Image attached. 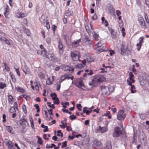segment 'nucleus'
<instances>
[{
    "instance_id": "30",
    "label": "nucleus",
    "mask_w": 149,
    "mask_h": 149,
    "mask_svg": "<svg viewBox=\"0 0 149 149\" xmlns=\"http://www.w3.org/2000/svg\"><path fill=\"white\" fill-rule=\"evenodd\" d=\"M85 40H86V41L88 42V44L89 45L91 44L92 43L91 41L90 40L89 38L87 36H86L85 37Z\"/></svg>"
},
{
    "instance_id": "46",
    "label": "nucleus",
    "mask_w": 149,
    "mask_h": 149,
    "mask_svg": "<svg viewBox=\"0 0 149 149\" xmlns=\"http://www.w3.org/2000/svg\"><path fill=\"white\" fill-rule=\"evenodd\" d=\"M38 143L40 145H42V139L40 137L38 138Z\"/></svg>"
},
{
    "instance_id": "9",
    "label": "nucleus",
    "mask_w": 149,
    "mask_h": 149,
    "mask_svg": "<svg viewBox=\"0 0 149 149\" xmlns=\"http://www.w3.org/2000/svg\"><path fill=\"white\" fill-rule=\"evenodd\" d=\"M93 142V145L95 146H97L98 147H101L102 146L101 142L96 139L94 140Z\"/></svg>"
},
{
    "instance_id": "26",
    "label": "nucleus",
    "mask_w": 149,
    "mask_h": 149,
    "mask_svg": "<svg viewBox=\"0 0 149 149\" xmlns=\"http://www.w3.org/2000/svg\"><path fill=\"white\" fill-rule=\"evenodd\" d=\"M130 90L132 93H134L136 92L135 87L134 85H132L131 86Z\"/></svg>"
},
{
    "instance_id": "41",
    "label": "nucleus",
    "mask_w": 149,
    "mask_h": 149,
    "mask_svg": "<svg viewBox=\"0 0 149 149\" xmlns=\"http://www.w3.org/2000/svg\"><path fill=\"white\" fill-rule=\"evenodd\" d=\"M8 100L9 102H12L13 100V96L11 95H10L8 96Z\"/></svg>"
},
{
    "instance_id": "19",
    "label": "nucleus",
    "mask_w": 149,
    "mask_h": 149,
    "mask_svg": "<svg viewBox=\"0 0 149 149\" xmlns=\"http://www.w3.org/2000/svg\"><path fill=\"white\" fill-rule=\"evenodd\" d=\"M68 75L67 74H65L62 75L61 78L60 82L61 83L65 79H68Z\"/></svg>"
},
{
    "instance_id": "61",
    "label": "nucleus",
    "mask_w": 149,
    "mask_h": 149,
    "mask_svg": "<svg viewBox=\"0 0 149 149\" xmlns=\"http://www.w3.org/2000/svg\"><path fill=\"white\" fill-rule=\"evenodd\" d=\"M56 28L57 27L56 26L54 25H53L52 26V29L54 31H55Z\"/></svg>"
},
{
    "instance_id": "20",
    "label": "nucleus",
    "mask_w": 149,
    "mask_h": 149,
    "mask_svg": "<svg viewBox=\"0 0 149 149\" xmlns=\"http://www.w3.org/2000/svg\"><path fill=\"white\" fill-rule=\"evenodd\" d=\"M111 34V36L113 39H115L116 37V33L112 29L110 30Z\"/></svg>"
},
{
    "instance_id": "32",
    "label": "nucleus",
    "mask_w": 149,
    "mask_h": 149,
    "mask_svg": "<svg viewBox=\"0 0 149 149\" xmlns=\"http://www.w3.org/2000/svg\"><path fill=\"white\" fill-rule=\"evenodd\" d=\"M6 84L2 82L0 83V88L3 89L4 88L6 87Z\"/></svg>"
},
{
    "instance_id": "11",
    "label": "nucleus",
    "mask_w": 149,
    "mask_h": 149,
    "mask_svg": "<svg viewBox=\"0 0 149 149\" xmlns=\"http://www.w3.org/2000/svg\"><path fill=\"white\" fill-rule=\"evenodd\" d=\"M108 130V128L107 127H102L101 126H99V127L98 130L102 133H104L106 132Z\"/></svg>"
},
{
    "instance_id": "59",
    "label": "nucleus",
    "mask_w": 149,
    "mask_h": 149,
    "mask_svg": "<svg viewBox=\"0 0 149 149\" xmlns=\"http://www.w3.org/2000/svg\"><path fill=\"white\" fill-rule=\"evenodd\" d=\"M140 117L141 118L143 119H145V118L144 114H140Z\"/></svg>"
},
{
    "instance_id": "42",
    "label": "nucleus",
    "mask_w": 149,
    "mask_h": 149,
    "mask_svg": "<svg viewBox=\"0 0 149 149\" xmlns=\"http://www.w3.org/2000/svg\"><path fill=\"white\" fill-rule=\"evenodd\" d=\"M127 84L128 85L131 86L132 85V84L133 83L132 82V80H131L127 79Z\"/></svg>"
},
{
    "instance_id": "57",
    "label": "nucleus",
    "mask_w": 149,
    "mask_h": 149,
    "mask_svg": "<svg viewBox=\"0 0 149 149\" xmlns=\"http://www.w3.org/2000/svg\"><path fill=\"white\" fill-rule=\"evenodd\" d=\"M11 78L12 79L13 81H16V79L15 76L13 74H12L11 75Z\"/></svg>"
},
{
    "instance_id": "15",
    "label": "nucleus",
    "mask_w": 149,
    "mask_h": 149,
    "mask_svg": "<svg viewBox=\"0 0 149 149\" xmlns=\"http://www.w3.org/2000/svg\"><path fill=\"white\" fill-rule=\"evenodd\" d=\"M45 21L46 22V26L47 29H50V26L49 25V24L48 20L46 19L45 20V19L43 20V21H42L40 20V22L43 24H44L45 23Z\"/></svg>"
},
{
    "instance_id": "38",
    "label": "nucleus",
    "mask_w": 149,
    "mask_h": 149,
    "mask_svg": "<svg viewBox=\"0 0 149 149\" xmlns=\"http://www.w3.org/2000/svg\"><path fill=\"white\" fill-rule=\"evenodd\" d=\"M86 60H87L88 63H90L92 61V59L91 58V56H87Z\"/></svg>"
},
{
    "instance_id": "37",
    "label": "nucleus",
    "mask_w": 149,
    "mask_h": 149,
    "mask_svg": "<svg viewBox=\"0 0 149 149\" xmlns=\"http://www.w3.org/2000/svg\"><path fill=\"white\" fill-rule=\"evenodd\" d=\"M57 136H61V137L63 136V133L61 132V130H59L58 131Z\"/></svg>"
},
{
    "instance_id": "18",
    "label": "nucleus",
    "mask_w": 149,
    "mask_h": 149,
    "mask_svg": "<svg viewBox=\"0 0 149 149\" xmlns=\"http://www.w3.org/2000/svg\"><path fill=\"white\" fill-rule=\"evenodd\" d=\"M5 126L6 127V130L12 134H13L14 130L11 126L6 125H5Z\"/></svg>"
},
{
    "instance_id": "1",
    "label": "nucleus",
    "mask_w": 149,
    "mask_h": 149,
    "mask_svg": "<svg viewBox=\"0 0 149 149\" xmlns=\"http://www.w3.org/2000/svg\"><path fill=\"white\" fill-rule=\"evenodd\" d=\"M74 83L78 88H81V87L84 86L82 78H80L75 79L74 81Z\"/></svg>"
},
{
    "instance_id": "54",
    "label": "nucleus",
    "mask_w": 149,
    "mask_h": 149,
    "mask_svg": "<svg viewBox=\"0 0 149 149\" xmlns=\"http://www.w3.org/2000/svg\"><path fill=\"white\" fill-rule=\"evenodd\" d=\"M61 123L63 126H65V128L67 127V124L66 122H64V121H61Z\"/></svg>"
},
{
    "instance_id": "64",
    "label": "nucleus",
    "mask_w": 149,
    "mask_h": 149,
    "mask_svg": "<svg viewBox=\"0 0 149 149\" xmlns=\"http://www.w3.org/2000/svg\"><path fill=\"white\" fill-rule=\"evenodd\" d=\"M76 66L78 68H80L83 67L82 64H78L76 65Z\"/></svg>"
},
{
    "instance_id": "4",
    "label": "nucleus",
    "mask_w": 149,
    "mask_h": 149,
    "mask_svg": "<svg viewBox=\"0 0 149 149\" xmlns=\"http://www.w3.org/2000/svg\"><path fill=\"white\" fill-rule=\"evenodd\" d=\"M126 117V115L124 113L123 110H120L118 112L117 116V119L119 120L124 119Z\"/></svg>"
},
{
    "instance_id": "23",
    "label": "nucleus",
    "mask_w": 149,
    "mask_h": 149,
    "mask_svg": "<svg viewBox=\"0 0 149 149\" xmlns=\"http://www.w3.org/2000/svg\"><path fill=\"white\" fill-rule=\"evenodd\" d=\"M90 26L91 27V29H88V26L86 27V31L87 33H88V34L89 35H90L91 34V31L92 30H93V29L92 28V26L91 24H90Z\"/></svg>"
},
{
    "instance_id": "28",
    "label": "nucleus",
    "mask_w": 149,
    "mask_h": 149,
    "mask_svg": "<svg viewBox=\"0 0 149 149\" xmlns=\"http://www.w3.org/2000/svg\"><path fill=\"white\" fill-rule=\"evenodd\" d=\"M51 97H52V99L53 100H56V97H57V95L55 93L51 94Z\"/></svg>"
},
{
    "instance_id": "51",
    "label": "nucleus",
    "mask_w": 149,
    "mask_h": 149,
    "mask_svg": "<svg viewBox=\"0 0 149 149\" xmlns=\"http://www.w3.org/2000/svg\"><path fill=\"white\" fill-rule=\"evenodd\" d=\"M82 107V106L81 104H79L77 105V108L79 111H81V109Z\"/></svg>"
},
{
    "instance_id": "7",
    "label": "nucleus",
    "mask_w": 149,
    "mask_h": 149,
    "mask_svg": "<svg viewBox=\"0 0 149 149\" xmlns=\"http://www.w3.org/2000/svg\"><path fill=\"white\" fill-rule=\"evenodd\" d=\"M58 47L59 50V53L60 54H62L63 53V46L61 41L60 39L58 40Z\"/></svg>"
},
{
    "instance_id": "56",
    "label": "nucleus",
    "mask_w": 149,
    "mask_h": 149,
    "mask_svg": "<svg viewBox=\"0 0 149 149\" xmlns=\"http://www.w3.org/2000/svg\"><path fill=\"white\" fill-rule=\"evenodd\" d=\"M40 83V82H36L35 83V87L36 90L38 89V84Z\"/></svg>"
},
{
    "instance_id": "48",
    "label": "nucleus",
    "mask_w": 149,
    "mask_h": 149,
    "mask_svg": "<svg viewBox=\"0 0 149 149\" xmlns=\"http://www.w3.org/2000/svg\"><path fill=\"white\" fill-rule=\"evenodd\" d=\"M38 76L41 79H43L44 78V75L42 73H39L38 74Z\"/></svg>"
},
{
    "instance_id": "53",
    "label": "nucleus",
    "mask_w": 149,
    "mask_h": 149,
    "mask_svg": "<svg viewBox=\"0 0 149 149\" xmlns=\"http://www.w3.org/2000/svg\"><path fill=\"white\" fill-rule=\"evenodd\" d=\"M3 123H5L6 121V115L5 114H3Z\"/></svg>"
},
{
    "instance_id": "21",
    "label": "nucleus",
    "mask_w": 149,
    "mask_h": 149,
    "mask_svg": "<svg viewBox=\"0 0 149 149\" xmlns=\"http://www.w3.org/2000/svg\"><path fill=\"white\" fill-rule=\"evenodd\" d=\"M143 38H142L140 37L139 39V43L137 44V46H139V47L138 48V51H139L141 47V44L143 42Z\"/></svg>"
},
{
    "instance_id": "40",
    "label": "nucleus",
    "mask_w": 149,
    "mask_h": 149,
    "mask_svg": "<svg viewBox=\"0 0 149 149\" xmlns=\"http://www.w3.org/2000/svg\"><path fill=\"white\" fill-rule=\"evenodd\" d=\"M48 106L50 108H52L53 109L55 108V107L53 104H51V103L49 102H47V103Z\"/></svg>"
},
{
    "instance_id": "35",
    "label": "nucleus",
    "mask_w": 149,
    "mask_h": 149,
    "mask_svg": "<svg viewBox=\"0 0 149 149\" xmlns=\"http://www.w3.org/2000/svg\"><path fill=\"white\" fill-rule=\"evenodd\" d=\"M22 107L24 113H26L27 111L25 105L24 104H23L22 106Z\"/></svg>"
},
{
    "instance_id": "17",
    "label": "nucleus",
    "mask_w": 149,
    "mask_h": 149,
    "mask_svg": "<svg viewBox=\"0 0 149 149\" xmlns=\"http://www.w3.org/2000/svg\"><path fill=\"white\" fill-rule=\"evenodd\" d=\"M63 69L65 71H72V72H73L74 70V69L73 68L67 66H64Z\"/></svg>"
},
{
    "instance_id": "52",
    "label": "nucleus",
    "mask_w": 149,
    "mask_h": 149,
    "mask_svg": "<svg viewBox=\"0 0 149 149\" xmlns=\"http://www.w3.org/2000/svg\"><path fill=\"white\" fill-rule=\"evenodd\" d=\"M8 9L5 10V12L4 13V15L5 17H7L8 14Z\"/></svg>"
},
{
    "instance_id": "50",
    "label": "nucleus",
    "mask_w": 149,
    "mask_h": 149,
    "mask_svg": "<svg viewBox=\"0 0 149 149\" xmlns=\"http://www.w3.org/2000/svg\"><path fill=\"white\" fill-rule=\"evenodd\" d=\"M96 45L98 47H100L102 45V42L101 41H100L98 43H97Z\"/></svg>"
},
{
    "instance_id": "39",
    "label": "nucleus",
    "mask_w": 149,
    "mask_h": 149,
    "mask_svg": "<svg viewBox=\"0 0 149 149\" xmlns=\"http://www.w3.org/2000/svg\"><path fill=\"white\" fill-rule=\"evenodd\" d=\"M46 83L47 84H52V81H50V77H48V79L47 80Z\"/></svg>"
},
{
    "instance_id": "34",
    "label": "nucleus",
    "mask_w": 149,
    "mask_h": 149,
    "mask_svg": "<svg viewBox=\"0 0 149 149\" xmlns=\"http://www.w3.org/2000/svg\"><path fill=\"white\" fill-rule=\"evenodd\" d=\"M114 87L111 86H109V87H108V90H109V92H112L114 90Z\"/></svg>"
},
{
    "instance_id": "16",
    "label": "nucleus",
    "mask_w": 149,
    "mask_h": 149,
    "mask_svg": "<svg viewBox=\"0 0 149 149\" xmlns=\"http://www.w3.org/2000/svg\"><path fill=\"white\" fill-rule=\"evenodd\" d=\"M6 145L8 147L9 149H15L14 147V144L11 141H8Z\"/></svg>"
},
{
    "instance_id": "6",
    "label": "nucleus",
    "mask_w": 149,
    "mask_h": 149,
    "mask_svg": "<svg viewBox=\"0 0 149 149\" xmlns=\"http://www.w3.org/2000/svg\"><path fill=\"white\" fill-rule=\"evenodd\" d=\"M71 56L73 60L74 61H76L77 60H78L80 61H81L79 59V55L77 54V52L75 51L71 52Z\"/></svg>"
},
{
    "instance_id": "36",
    "label": "nucleus",
    "mask_w": 149,
    "mask_h": 149,
    "mask_svg": "<svg viewBox=\"0 0 149 149\" xmlns=\"http://www.w3.org/2000/svg\"><path fill=\"white\" fill-rule=\"evenodd\" d=\"M140 24V25H141L142 28H143L144 29L146 28V25L145 21L141 23Z\"/></svg>"
},
{
    "instance_id": "29",
    "label": "nucleus",
    "mask_w": 149,
    "mask_h": 149,
    "mask_svg": "<svg viewBox=\"0 0 149 149\" xmlns=\"http://www.w3.org/2000/svg\"><path fill=\"white\" fill-rule=\"evenodd\" d=\"M112 145L110 143H108L106 144V146L105 148V149H111Z\"/></svg>"
},
{
    "instance_id": "33",
    "label": "nucleus",
    "mask_w": 149,
    "mask_h": 149,
    "mask_svg": "<svg viewBox=\"0 0 149 149\" xmlns=\"http://www.w3.org/2000/svg\"><path fill=\"white\" fill-rule=\"evenodd\" d=\"M108 49L105 47H102L101 49H99L98 51L100 52H102L104 51H106Z\"/></svg>"
},
{
    "instance_id": "10",
    "label": "nucleus",
    "mask_w": 149,
    "mask_h": 149,
    "mask_svg": "<svg viewBox=\"0 0 149 149\" xmlns=\"http://www.w3.org/2000/svg\"><path fill=\"white\" fill-rule=\"evenodd\" d=\"M24 116H22V118H21V119L19 121V123L20 125H26L25 124V122H26L27 124H28V122L24 118Z\"/></svg>"
},
{
    "instance_id": "25",
    "label": "nucleus",
    "mask_w": 149,
    "mask_h": 149,
    "mask_svg": "<svg viewBox=\"0 0 149 149\" xmlns=\"http://www.w3.org/2000/svg\"><path fill=\"white\" fill-rule=\"evenodd\" d=\"M3 67L7 71H8L10 70L9 67L7 65L6 63L5 62L3 63Z\"/></svg>"
},
{
    "instance_id": "12",
    "label": "nucleus",
    "mask_w": 149,
    "mask_h": 149,
    "mask_svg": "<svg viewBox=\"0 0 149 149\" xmlns=\"http://www.w3.org/2000/svg\"><path fill=\"white\" fill-rule=\"evenodd\" d=\"M125 43V42H123L122 43V47L121 49V53L122 55L126 52L127 51V48H125L124 46Z\"/></svg>"
},
{
    "instance_id": "2",
    "label": "nucleus",
    "mask_w": 149,
    "mask_h": 149,
    "mask_svg": "<svg viewBox=\"0 0 149 149\" xmlns=\"http://www.w3.org/2000/svg\"><path fill=\"white\" fill-rule=\"evenodd\" d=\"M122 134V132L119 127H116L114 129V132L113 133L112 136L113 137H118Z\"/></svg>"
},
{
    "instance_id": "47",
    "label": "nucleus",
    "mask_w": 149,
    "mask_h": 149,
    "mask_svg": "<svg viewBox=\"0 0 149 149\" xmlns=\"http://www.w3.org/2000/svg\"><path fill=\"white\" fill-rule=\"evenodd\" d=\"M60 103L58 97H56V99L54 102V103L55 104H58Z\"/></svg>"
},
{
    "instance_id": "60",
    "label": "nucleus",
    "mask_w": 149,
    "mask_h": 149,
    "mask_svg": "<svg viewBox=\"0 0 149 149\" xmlns=\"http://www.w3.org/2000/svg\"><path fill=\"white\" fill-rule=\"evenodd\" d=\"M89 72L87 73L88 75H91L93 74V71L92 70H90Z\"/></svg>"
},
{
    "instance_id": "5",
    "label": "nucleus",
    "mask_w": 149,
    "mask_h": 149,
    "mask_svg": "<svg viewBox=\"0 0 149 149\" xmlns=\"http://www.w3.org/2000/svg\"><path fill=\"white\" fill-rule=\"evenodd\" d=\"M102 94L103 95H107L109 94L108 91V87L105 86H102L100 87Z\"/></svg>"
},
{
    "instance_id": "22",
    "label": "nucleus",
    "mask_w": 149,
    "mask_h": 149,
    "mask_svg": "<svg viewBox=\"0 0 149 149\" xmlns=\"http://www.w3.org/2000/svg\"><path fill=\"white\" fill-rule=\"evenodd\" d=\"M129 77L128 79L132 80V82H133V83H134L135 81L133 79L134 75L132 73V72H130L129 74Z\"/></svg>"
},
{
    "instance_id": "27",
    "label": "nucleus",
    "mask_w": 149,
    "mask_h": 149,
    "mask_svg": "<svg viewBox=\"0 0 149 149\" xmlns=\"http://www.w3.org/2000/svg\"><path fill=\"white\" fill-rule=\"evenodd\" d=\"M72 14V12L69 9L66 11L65 13V15L67 16H69L71 15Z\"/></svg>"
},
{
    "instance_id": "8",
    "label": "nucleus",
    "mask_w": 149,
    "mask_h": 149,
    "mask_svg": "<svg viewBox=\"0 0 149 149\" xmlns=\"http://www.w3.org/2000/svg\"><path fill=\"white\" fill-rule=\"evenodd\" d=\"M46 57L49 60L54 62H56L57 61V58L53 54L46 55Z\"/></svg>"
},
{
    "instance_id": "63",
    "label": "nucleus",
    "mask_w": 149,
    "mask_h": 149,
    "mask_svg": "<svg viewBox=\"0 0 149 149\" xmlns=\"http://www.w3.org/2000/svg\"><path fill=\"white\" fill-rule=\"evenodd\" d=\"M6 39L4 37L2 36L0 38V40L2 41H5Z\"/></svg>"
},
{
    "instance_id": "14",
    "label": "nucleus",
    "mask_w": 149,
    "mask_h": 149,
    "mask_svg": "<svg viewBox=\"0 0 149 149\" xmlns=\"http://www.w3.org/2000/svg\"><path fill=\"white\" fill-rule=\"evenodd\" d=\"M81 39H79L76 41L74 42L72 44V45L74 48L77 47L79 45V43L81 42Z\"/></svg>"
},
{
    "instance_id": "3",
    "label": "nucleus",
    "mask_w": 149,
    "mask_h": 149,
    "mask_svg": "<svg viewBox=\"0 0 149 149\" xmlns=\"http://www.w3.org/2000/svg\"><path fill=\"white\" fill-rule=\"evenodd\" d=\"M103 80L100 75H96L94 78L92 79L93 84H97L102 82Z\"/></svg>"
},
{
    "instance_id": "13",
    "label": "nucleus",
    "mask_w": 149,
    "mask_h": 149,
    "mask_svg": "<svg viewBox=\"0 0 149 149\" xmlns=\"http://www.w3.org/2000/svg\"><path fill=\"white\" fill-rule=\"evenodd\" d=\"M22 69L26 75L29 73V68L26 65L22 67Z\"/></svg>"
},
{
    "instance_id": "44",
    "label": "nucleus",
    "mask_w": 149,
    "mask_h": 149,
    "mask_svg": "<svg viewBox=\"0 0 149 149\" xmlns=\"http://www.w3.org/2000/svg\"><path fill=\"white\" fill-rule=\"evenodd\" d=\"M12 40H10L7 39H6L5 41V43L6 44H7L8 45H10L11 44L10 42Z\"/></svg>"
},
{
    "instance_id": "62",
    "label": "nucleus",
    "mask_w": 149,
    "mask_h": 149,
    "mask_svg": "<svg viewBox=\"0 0 149 149\" xmlns=\"http://www.w3.org/2000/svg\"><path fill=\"white\" fill-rule=\"evenodd\" d=\"M47 135L46 134H44L43 135V138L45 140H49V139L48 138H47Z\"/></svg>"
},
{
    "instance_id": "31",
    "label": "nucleus",
    "mask_w": 149,
    "mask_h": 149,
    "mask_svg": "<svg viewBox=\"0 0 149 149\" xmlns=\"http://www.w3.org/2000/svg\"><path fill=\"white\" fill-rule=\"evenodd\" d=\"M93 38L95 39V40L96 41L98 40V38L99 37V36L96 33L94 32V34H93Z\"/></svg>"
},
{
    "instance_id": "49",
    "label": "nucleus",
    "mask_w": 149,
    "mask_h": 149,
    "mask_svg": "<svg viewBox=\"0 0 149 149\" xmlns=\"http://www.w3.org/2000/svg\"><path fill=\"white\" fill-rule=\"evenodd\" d=\"M25 32L26 33L28 36H30L31 33L29 32V31L27 29L25 30Z\"/></svg>"
},
{
    "instance_id": "58",
    "label": "nucleus",
    "mask_w": 149,
    "mask_h": 149,
    "mask_svg": "<svg viewBox=\"0 0 149 149\" xmlns=\"http://www.w3.org/2000/svg\"><path fill=\"white\" fill-rule=\"evenodd\" d=\"M51 41V39L50 38H48L46 39V42L48 43L49 44L50 43Z\"/></svg>"
},
{
    "instance_id": "24",
    "label": "nucleus",
    "mask_w": 149,
    "mask_h": 149,
    "mask_svg": "<svg viewBox=\"0 0 149 149\" xmlns=\"http://www.w3.org/2000/svg\"><path fill=\"white\" fill-rule=\"evenodd\" d=\"M16 89L17 91L19 92L23 93L25 92V90L24 89L19 87H17L16 88Z\"/></svg>"
},
{
    "instance_id": "43",
    "label": "nucleus",
    "mask_w": 149,
    "mask_h": 149,
    "mask_svg": "<svg viewBox=\"0 0 149 149\" xmlns=\"http://www.w3.org/2000/svg\"><path fill=\"white\" fill-rule=\"evenodd\" d=\"M67 141H65L64 142H63L62 143V146H61V148H65L67 146Z\"/></svg>"
},
{
    "instance_id": "55",
    "label": "nucleus",
    "mask_w": 149,
    "mask_h": 149,
    "mask_svg": "<svg viewBox=\"0 0 149 149\" xmlns=\"http://www.w3.org/2000/svg\"><path fill=\"white\" fill-rule=\"evenodd\" d=\"M56 123V120H52L51 122L49 123V125H52L53 124H54Z\"/></svg>"
},
{
    "instance_id": "45",
    "label": "nucleus",
    "mask_w": 149,
    "mask_h": 149,
    "mask_svg": "<svg viewBox=\"0 0 149 149\" xmlns=\"http://www.w3.org/2000/svg\"><path fill=\"white\" fill-rule=\"evenodd\" d=\"M77 118V117L74 114H73L70 116V120H73Z\"/></svg>"
}]
</instances>
